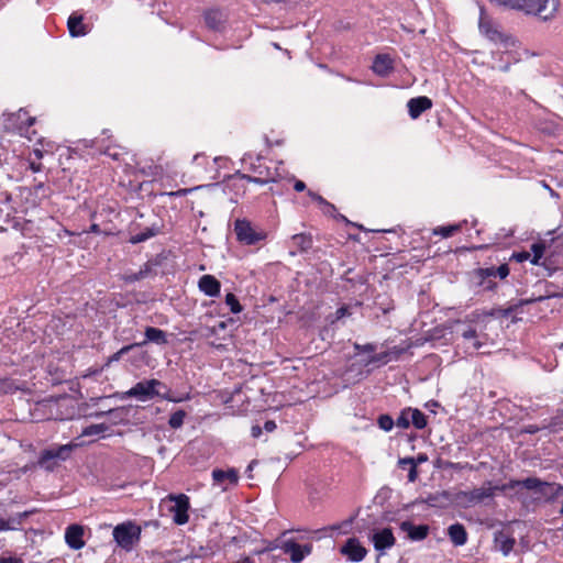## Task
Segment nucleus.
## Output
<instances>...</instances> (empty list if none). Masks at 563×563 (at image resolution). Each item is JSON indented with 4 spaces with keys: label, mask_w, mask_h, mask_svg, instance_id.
I'll return each mask as SVG.
<instances>
[{
    "label": "nucleus",
    "mask_w": 563,
    "mask_h": 563,
    "mask_svg": "<svg viewBox=\"0 0 563 563\" xmlns=\"http://www.w3.org/2000/svg\"><path fill=\"white\" fill-rule=\"evenodd\" d=\"M199 282H218V280L211 275H203L200 277Z\"/></svg>",
    "instance_id": "13d9d810"
},
{
    "label": "nucleus",
    "mask_w": 563,
    "mask_h": 563,
    "mask_svg": "<svg viewBox=\"0 0 563 563\" xmlns=\"http://www.w3.org/2000/svg\"><path fill=\"white\" fill-rule=\"evenodd\" d=\"M261 433H262V429H261V427H258V426H254V427H252V435H253L254 438L260 437V435H261Z\"/></svg>",
    "instance_id": "4d7b16f0"
},
{
    "label": "nucleus",
    "mask_w": 563,
    "mask_h": 563,
    "mask_svg": "<svg viewBox=\"0 0 563 563\" xmlns=\"http://www.w3.org/2000/svg\"><path fill=\"white\" fill-rule=\"evenodd\" d=\"M161 388H165L164 384L155 378L136 383L132 388L123 393L122 398H135L140 401H147L155 396H159L165 400L180 402L189 399V396L174 398L168 391L162 394Z\"/></svg>",
    "instance_id": "f03ea898"
},
{
    "label": "nucleus",
    "mask_w": 563,
    "mask_h": 563,
    "mask_svg": "<svg viewBox=\"0 0 563 563\" xmlns=\"http://www.w3.org/2000/svg\"><path fill=\"white\" fill-rule=\"evenodd\" d=\"M185 417L186 412L184 410H177L170 416L168 424L173 429H178L183 426Z\"/></svg>",
    "instance_id": "72a5a7b5"
},
{
    "label": "nucleus",
    "mask_w": 563,
    "mask_h": 563,
    "mask_svg": "<svg viewBox=\"0 0 563 563\" xmlns=\"http://www.w3.org/2000/svg\"><path fill=\"white\" fill-rule=\"evenodd\" d=\"M478 29L482 35L494 43H501L505 41V35L500 31L499 24L486 13L484 8H481Z\"/></svg>",
    "instance_id": "1a4fd4ad"
},
{
    "label": "nucleus",
    "mask_w": 563,
    "mask_h": 563,
    "mask_svg": "<svg viewBox=\"0 0 563 563\" xmlns=\"http://www.w3.org/2000/svg\"><path fill=\"white\" fill-rule=\"evenodd\" d=\"M416 461L413 457H404V459H400L398 464L401 468H406L407 466H411L412 464H415Z\"/></svg>",
    "instance_id": "49530a36"
},
{
    "label": "nucleus",
    "mask_w": 563,
    "mask_h": 563,
    "mask_svg": "<svg viewBox=\"0 0 563 563\" xmlns=\"http://www.w3.org/2000/svg\"><path fill=\"white\" fill-rule=\"evenodd\" d=\"M264 429L267 431V432H273L275 429H276V423L275 421H272V420H268L265 422L264 424Z\"/></svg>",
    "instance_id": "603ef678"
},
{
    "label": "nucleus",
    "mask_w": 563,
    "mask_h": 563,
    "mask_svg": "<svg viewBox=\"0 0 563 563\" xmlns=\"http://www.w3.org/2000/svg\"><path fill=\"white\" fill-rule=\"evenodd\" d=\"M145 340L142 343H137L139 346L145 345L146 343H155L157 345L167 344V333L158 328L146 327L144 331Z\"/></svg>",
    "instance_id": "b1692460"
},
{
    "label": "nucleus",
    "mask_w": 563,
    "mask_h": 563,
    "mask_svg": "<svg viewBox=\"0 0 563 563\" xmlns=\"http://www.w3.org/2000/svg\"><path fill=\"white\" fill-rule=\"evenodd\" d=\"M368 539L375 551L378 552V556L385 555L396 543V538L390 528H374Z\"/></svg>",
    "instance_id": "0eeeda50"
},
{
    "label": "nucleus",
    "mask_w": 563,
    "mask_h": 563,
    "mask_svg": "<svg viewBox=\"0 0 563 563\" xmlns=\"http://www.w3.org/2000/svg\"><path fill=\"white\" fill-rule=\"evenodd\" d=\"M400 529L407 533L411 541H421L429 534V527L427 525L415 526L410 521H402Z\"/></svg>",
    "instance_id": "4be33fe9"
},
{
    "label": "nucleus",
    "mask_w": 563,
    "mask_h": 563,
    "mask_svg": "<svg viewBox=\"0 0 563 563\" xmlns=\"http://www.w3.org/2000/svg\"><path fill=\"white\" fill-rule=\"evenodd\" d=\"M309 197H311L312 200L318 202L320 206L325 201L323 197H321L319 194L313 192L311 190L308 191Z\"/></svg>",
    "instance_id": "09e8293b"
},
{
    "label": "nucleus",
    "mask_w": 563,
    "mask_h": 563,
    "mask_svg": "<svg viewBox=\"0 0 563 563\" xmlns=\"http://www.w3.org/2000/svg\"><path fill=\"white\" fill-rule=\"evenodd\" d=\"M545 245L541 242L533 243L531 245V252L521 251L512 253L510 260L516 261L517 263H522L526 261H530L531 264L536 265L537 275L538 276H551L552 269L545 264V262L541 263L543 258Z\"/></svg>",
    "instance_id": "7ed1b4c3"
},
{
    "label": "nucleus",
    "mask_w": 563,
    "mask_h": 563,
    "mask_svg": "<svg viewBox=\"0 0 563 563\" xmlns=\"http://www.w3.org/2000/svg\"><path fill=\"white\" fill-rule=\"evenodd\" d=\"M278 548L289 555L292 563H301L312 551L311 544H299L295 540H285Z\"/></svg>",
    "instance_id": "9b49d317"
},
{
    "label": "nucleus",
    "mask_w": 563,
    "mask_h": 563,
    "mask_svg": "<svg viewBox=\"0 0 563 563\" xmlns=\"http://www.w3.org/2000/svg\"><path fill=\"white\" fill-rule=\"evenodd\" d=\"M164 271L162 268V262L158 258L151 260L144 264L143 268L140 269L136 279H145V278H163Z\"/></svg>",
    "instance_id": "6ab92c4d"
},
{
    "label": "nucleus",
    "mask_w": 563,
    "mask_h": 563,
    "mask_svg": "<svg viewBox=\"0 0 563 563\" xmlns=\"http://www.w3.org/2000/svg\"><path fill=\"white\" fill-rule=\"evenodd\" d=\"M549 493L555 498L563 497V486L562 485H548ZM560 514L563 515V503L560 509Z\"/></svg>",
    "instance_id": "a19ab883"
},
{
    "label": "nucleus",
    "mask_w": 563,
    "mask_h": 563,
    "mask_svg": "<svg viewBox=\"0 0 563 563\" xmlns=\"http://www.w3.org/2000/svg\"><path fill=\"white\" fill-rule=\"evenodd\" d=\"M47 146H48V148H46V150H44V148H34L33 150V155L36 157V159H42L45 153L53 152V146L51 145V143H47Z\"/></svg>",
    "instance_id": "c03bdc74"
},
{
    "label": "nucleus",
    "mask_w": 563,
    "mask_h": 563,
    "mask_svg": "<svg viewBox=\"0 0 563 563\" xmlns=\"http://www.w3.org/2000/svg\"><path fill=\"white\" fill-rule=\"evenodd\" d=\"M490 2L522 12L526 15H533L543 21L552 20L559 10V0H489Z\"/></svg>",
    "instance_id": "f257e3e1"
},
{
    "label": "nucleus",
    "mask_w": 563,
    "mask_h": 563,
    "mask_svg": "<svg viewBox=\"0 0 563 563\" xmlns=\"http://www.w3.org/2000/svg\"><path fill=\"white\" fill-rule=\"evenodd\" d=\"M141 532L140 526L132 521H126L114 527L112 534L120 548L125 551H131L140 541Z\"/></svg>",
    "instance_id": "39448f33"
},
{
    "label": "nucleus",
    "mask_w": 563,
    "mask_h": 563,
    "mask_svg": "<svg viewBox=\"0 0 563 563\" xmlns=\"http://www.w3.org/2000/svg\"><path fill=\"white\" fill-rule=\"evenodd\" d=\"M354 349L358 353H373L376 350V346L374 344H372V343H367V344H357V343H355L354 344Z\"/></svg>",
    "instance_id": "37998d69"
},
{
    "label": "nucleus",
    "mask_w": 563,
    "mask_h": 563,
    "mask_svg": "<svg viewBox=\"0 0 563 563\" xmlns=\"http://www.w3.org/2000/svg\"><path fill=\"white\" fill-rule=\"evenodd\" d=\"M323 213L332 216L335 211V207L327 200L321 205Z\"/></svg>",
    "instance_id": "a18cd8bd"
},
{
    "label": "nucleus",
    "mask_w": 563,
    "mask_h": 563,
    "mask_svg": "<svg viewBox=\"0 0 563 563\" xmlns=\"http://www.w3.org/2000/svg\"><path fill=\"white\" fill-rule=\"evenodd\" d=\"M258 174L263 175L264 173L262 170H260ZM241 178L245 179L247 181H251V183L260 184V185H264V184H267L269 181H275V178L271 176V173L268 170H267L265 177H262V176L253 177V176L244 175L243 174V175H241Z\"/></svg>",
    "instance_id": "473e14b6"
},
{
    "label": "nucleus",
    "mask_w": 563,
    "mask_h": 563,
    "mask_svg": "<svg viewBox=\"0 0 563 563\" xmlns=\"http://www.w3.org/2000/svg\"><path fill=\"white\" fill-rule=\"evenodd\" d=\"M98 230H99V228L97 224L91 225V231L97 232Z\"/></svg>",
    "instance_id": "0e129e2a"
},
{
    "label": "nucleus",
    "mask_w": 563,
    "mask_h": 563,
    "mask_svg": "<svg viewBox=\"0 0 563 563\" xmlns=\"http://www.w3.org/2000/svg\"><path fill=\"white\" fill-rule=\"evenodd\" d=\"M225 302L230 307L231 312L239 313L242 311V306L233 294H227Z\"/></svg>",
    "instance_id": "c9c22d12"
},
{
    "label": "nucleus",
    "mask_w": 563,
    "mask_h": 563,
    "mask_svg": "<svg viewBox=\"0 0 563 563\" xmlns=\"http://www.w3.org/2000/svg\"><path fill=\"white\" fill-rule=\"evenodd\" d=\"M224 21L225 16L220 10L210 9L205 12V22L210 30L220 31Z\"/></svg>",
    "instance_id": "a878e982"
},
{
    "label": "nucleus",
    "mask_w": 563,
    "mask_h": 563,
    "mask_svg": "<svg viewBox=\"0 0 563 563\" xmlns=\"http://www.w3.org/2000/svg\"><path fill=\"white\" fill-rule=\"evenodd\" d=\"M378 426L384 431H390L394 427V420L387 415H383L378 418Z\"/></svg>",
    "instance_id": "58836bf2"
},
{
    "label": "nucleus",
    "mask_w": 563,
    "mask_h": 563,
    "mask_svg": "<svg viewBox=\"0 0 563 563\" xmlns=\"http://www.w3.org/2000/svg\"><path fill=\"white\" fill-rule=\"evenodd\" d=\"M84 529L79 525H71L67 527L65 531V541L67 545L73 550H80L85 547V541L82 540Z\"/></svg>",
    "instance_id": "dca6fc26"
},
{
    "label": "nucleus",
    "mask_w": 563,
    "mask_h": 563,
    "mask_svg": "<svg viewBox=\"0 0 563 563\" xmlns=\"http://www.w3.org/2000/svg\"><path fill=\"white\" fill-rule=\"evenodd\" d=\"M67 27L71 37H78L86 35L89 30L82 22V15L73 13L67 21Z\"/></svg>",
    "instance_id": "393cba45"
},
{
    "label": "nucleus",
    "mask_w": 563,
    "mask_h": 563,
    "mask_svg": "<svg viewBox=\"0 0 563 563\" xmlns=\"http://www.w3.org/2000/svg\"><path fill=\"white\" fill-rule=\"evenodd\" d=\"M75 446L76 444H64L44 450L38 459L40 466L52 471L56 465V460L65 461Z\"/></svg>",
    "instance_id": "6e6552de"
},
{
    "label": "nucleus",
    "mask_w": 563,
    "mask_h": 563,
    "mask_svg": "<svg viewBox=\"0 0 563 563\" xmlns=\"http://www.w3.org/2000/svg\"><path fill=\"white\" fill-rule=\"evenodd\" d=\"M404 352H405L404 347L393 346L391 349H389L383 353L373 354L367 360L366 363L367 364H387L389 362L397 361Z\"/></svg>",
    "instance_id": "412c9836"
},
{
    "label": "nucleus",
    "mask_w": 563,
    "mask_h": 563,
    "mask_svg": "<svg viewBox=\"0 0 563 563\" xmlns=\"http://www.w3.org/2000/svg\"><path fill=\"white\" fill-rule=\"evenodd\" d=\"M461 229V224H451L438 227L433 230V234L441 235L442 238H450Z\"/></svg>",
    "instance_id": "2f4dec72"
},
{
    "label": "nucleus",
    "mask_w": 563,
    "mask_h": 563,
    "mask_svg": "<svg viewBox=\"0 0 563 563\" xmlns=\"http://www.w3.org/2000/svg\"><path fill=\"white\" fill-rule=\"evenodd\" d=\"M27 512H21L16 516L5 520L3 518H0V531H8V530H18L21 526L23 519L27 517Z\"/></svg>",
    "instance_id": "c85d7f7f"
},
{
    "label": "nucleus",
    "mask_w": 563,
    "mask_h": 563,
    "mask_svg": "<svg viewBox=\"0 0 563 563\" xmlns=\"http://www.w3.org/2000/svg\"><path fill=\"white\" fill-rule=\"evenodd\" d=\"M42 164L41 163H36L34 161H31L30 162V169L34 173H38L42 170Z\"/></svg>",
    "instance_id": "3c124183"
},
{
    "label": "nucleus",
    "mask_w": 563,
    "mask_h": 563,
    "mask_svg": "<svg viewBox=\"0 0 563 563\" xmlns=\"http://www.w3.org/2000/svg\"><path fill=\"white\" fill-rule=\"evenodd\" d=\"M312 246V236L306 233L294 234L290 239L289 254L296 256L298 253L307 252Z\"/></svg>",
    "instance_id": "2eb2a0df"
},
{
    "label": "nucleus",
    "mask_w": 563,
    "mask_h": 563,
    "mask_svg": "<svg viewBox=\"0 0 563 563\" xmlns=\"http://www.w3.org/2000/svg\"><path fill=\"white\" fill-rule=\"evenodd\" d=\"M19 131H20L21 134H23V126L22 125L19 126Z\"/></svg>",
    "instance_id": "774afa93"
},
{
    "label": "nucleus",
    "mask_w": 563,
    "mask_h": 563,
    "mask_svg": "<svg viewBox=\"0 0 563 563\" xmlns=\"http://www.w3.org/2000/svg\"><path fill=\"white\" fill-rule=\"evenodd\" d=\"M509 67H510V66H509V64H506V65L501 66V67H500V69H501L503 71H508V70H509Z\"/></svg>",
    "instance_id": "e2e57ef3"
},
{
    "label": "nucleus",
    "mask_w": 563,
    "mask_h": 563,
    "mask_svg": "<svg viewBox=\"0 0 563 563\" xmlns=\"http://www.w3.org/2000/svg\"><path fill=\"white\" fill-rule=\"evenodd\" d=\"M296 191H303L306 189V184L301 180H297L294 185Z\"/></svg>",
    "instance_id": "864d4df0"
},
{
    "label": "nucleus",
    "mask_w": 563,
    "mask_h": 563,
    "mask_svg": "<svg viewBox=\"0 0 563 563\" xmlns=\"http://www.w3.org/2000/svg\"><path fill=\"white\" fill-rule=\"evenodd\" d=\"M396 424L399 428H408L411 424L410 415H407V409L398 417Z\"/></svg>",
    "instance_id": "79ce46f5"
},
{
    "label": "nucleus",
    "mask_w": 563,
    "mask_h": 563,
    "mask_svg": "<svg viewBox=\"0 0 563 563\" xmlns=\"http://www.w3.org/2000/svg\"><path fill=\"white\" fill-rule=\"evenodd\" d=\"M186 191H187V190L183 189V190H178V191H176V192H170L169 195H170V196H181V195H184Z\"/></svg>",
    "instance_id": "bf43d9fd"
},
{
    "label": "nucleus",
    "mask_w": 563,
    "mask_h": 563,
    "mask_svg": "<svg viewBox=\"0 0 563 563\" xmlns=\"http://www.w3.org/2000/svg\"><path fill=\"white\" fill-rule=\"evenodd\" d=\"M213 485L219 486L222 492L229 489L230 486L236 485L239 481V473L234 468L229 470H213L212 471Z\"/></svg>",
    "instance_id": "4468645a"
},
{
    "label": "nucleus",
    "mask_w": 563,
    "mask_h": 563,
    "mask_svg": "<svg viewBox=\"0 0 563 563\" xmlns=\"http://www.w3.org/2000/svg\"><path fill=\"white\" fill-rule=\"evenodd\" d=\"M347 314H350L349 313V308L347 307H341V308H339L336 310L335 318H336V320H340V319H342L343 317H345Z\"/></svg>",
    "instance_id": "8fccbe9b"
},
{
    "label": "nucleus",
    "mask_w": 563,
    "mask_h": 563,
    "mask_svg": "<svg viewBox=\"0 0 563 563\" xmlns=\"http://www.w3.org/2000/svg\"><path fill=\"white\" fill-rule=\"evenodd\" d=\"M217 328H219V329H221V330L225 329V322H224V321H220V322L218 323Z\"/></svg>",
    "instance_id": "680f3d73"
},
{
    "label": "nucleus",
    "mask_w": 563,
    "mask_h": 563,
    "mask_svg": "<svg viewBox=\"0 0 563 563\" xmlns=\"http://www.w3.org/2000/svg\"><path fill=\"white\" fill-rule=\"evenodd\" d=\"M408 112L411 119H418L422 112L432 108V101L426 96L411 98L408 103Z\"/></svg>",
    "instance_id": "a211bd4d"
},
{
    "label": "nucleus",
    "mask_w": 563,
    "mask_h": 563,
    "mask_svg": "<svg viewBox=\"0 0 563 563\" xmlns=\"http://www.w3.org/2000/svg\"><path fill=\"white\" fill-rule=\"evenodd\" d=\"M169 501H173L174 505L170 507V512H173V520L175 523L181 526L188 522L189 516V498L185 494L179 495H168L166 497Z\"/></svg>",
    "instance_id": "9d476101"
},
{
    "label": "nucleus",
    "mask_w": 563,
    "mask_h": 563,
    "mask_svg": "<svg viewBox=\"0 0 563 563\" xmlns=\"http://www.w3.org/2000/svg\"><path fill=\"white\" fill-rule=\"evenodd\" d=\"M415 461H416V466H417L418 464H421V463L427 462V461H428V457H427V455H426V454H419V455L415 459Z\"/></svg>",
    "instance_id": "5fc2aeb1"
},
{
    "label": "nucleus",
    "mask_w": 563,
    "mask_h": 563,
    "mask_svg": "<svg viewBox=\"0 0 563 563\" xmlns=\"http://www.w3.org/2000/svg\"><path fill=\"white\" fill-rule=\"evenodd\" d=\"M135 346H139V344H134L133 343V344L123 346L122 349H120L118 352H115L113 355H111L109 357L108 364L120 361L122 355L126 354L128 352H130Z\"/></svg>",
    "instance_id": "e433bc0d"
},
{
    "label": "nucleus",
    "mask_w": 563,
    "mask_h": 563,
    "mask_svg": "<svg viewBox=\"0 0 563 563\" xmlns=\"http://www.w3.org/2000/svg\"><path fill=\"white\" fill-rule=\"evenodd\" d=\"M490 316H493V312H473L470 317L472 325L463 329L461 332L463 339L470 341L471 347L474 350H478L483 345L477 332L482 333L486 329V320Z\"/></svg>",
    "instance_id": "423d86ee"
},
{
    "label": "nucleus",
    "mask_w": 563,
    "mask_h": 563,
    "mask_svg": "<svg viewBox=\"0 0 563 563\" xmlns=\"http://www.w3.org/2000/svg\"><path fill=\"white\" fill-rule=\"evenodd\" d=\"M477 277L481 279L487 278H496L505 279L509 274V268L507 264H501L498 267L489 266V267H481L476 271Z\"/></svg>",
    "instance_id": "5701e85b"
},
{
    "label": "nucleus",
    "mask_w": 563,
    "mask_h": 563,
    "mask_svg": "<svg viewBox=\"0 0 563 563\" xmlns=\"http://www.w3.org/2000/svg\"><path fill=\"white\" fill-rule=\"evenodd\" d=\"M108 429H109L108 426L104 423L90 424L82 429L81 435L82 437L99 435V434L108 431Z\"/></svg>",
    "instance_id": "7c9ffc66"
},
{
    "label": "nucleus",
    "mask_w": 563,
    "mask_h": 563,
    "mask_svg": "<svg viewBox=\"0 0 563 563\" xmlns=\"http://www.w3.org/2000/svg\"><path fill=\"white\" fill-rule=\"evenodd\" d=\"M543 297L542 296H539V298H537L536 300H541ZM534 299H531V301H533ZM527 302H530V300H527Z\"/></svg>",
    "instance_id": "338daca9"
},
{
    "label": "nucleus",
    "mask_w": 563,
    "mask_h": 563,
    "mask_svg": "<svg viewBox=\"0 0 563 563\" xmlns=\"http://www.w3.org/2000/svg\"><path fill=\"white\" fill-rule=\"evenodd\" d=\"M200 158V155H195L194 161L197 162Z\"/></svg>",
    "instance_id": "69168bd1"
},
{
    "label": "nucleus",
    "mask_w": 563,
    "mask_h": 563,
    "mask_svg": "<svg viewBox=\"0 0 563 563\" xmlns=\"http://www.w3.org/2000/svg\"><path fill=\"white\" fill-rule=\"evenodd\" d=\"M340 553L352 562H361L367 555V550L356 538H350L341 547Z\"/></svg>",
    "instance_id": "ddd939ff"
},
{
    "label": "nucleus",
    "mask_w": 563,
    "mask_h": 563,
    "mask_svg": "<svg viewBox=\"0 0 563 563\" xmlns=\"http://www.w3.org/2000/svg\"><path fill=\"white\" fill-rule=\"evenodd\" d=\"M515 539L504 533H498L495 537V548L507 556L514 549Z\"/></svg>",
    "instance_id": "cd10ccee"
},
{
    "label": "nucleus",
    "mask_w": 563,
    "mask_h": 563,
    "mask_svg": "<svg viewBox=\"0 0 563 563\" xmlns=\"http://www.w3.org/2000/svg\"><path fill=\"white\" fill-rule=\"evenodd\" d=\"M234 233L236 240L244 245H255L267 238L265 230L253 225L246 219H236L234 221Z\"/></svg>",
    "instance_id": "20e7f679"
},
{
    "label": "nucleus",
    "mask_w": 563,
    "mask_h": 563,
    "mask_svg": "<svg viewBox=\"0 0 563 563\" xmlns=\"http://www.w3.org/2000/svg\"><path fill=\"white\" fill-rule=\"evenodd\" d=\"M201 291L208 296H218L220 292L221 284H198Z\"/></svg>",
    "instance_id": "f704fd0d"
},
{
    "label": "nucleus",
    "mask_w": 563,
    "mask_h": 563,
    "mask_svg": "<svg viewBox=\"0 0 563 563\" xmlns=\"http://www.w3.org/2000/svg\"><path fill=\"white\" fill-rule=\"evenodd\" d=\"M163 230V224L161 221H155L151 223L150 225L145 227L143 230H141L137 233H131L129 238V242L132 244L142 243L144 241H147L148 239L159 234Z\"/></svg>",
    "instance_id": "f3484780"
},
{
    "label": "nucleus",
    "mask_w": 563,
    "mask_h": 563,
    "mask_svg": "<svg viewBox=\"0 0 563 563\" xmlns=\"http://www.w3.org/2000/svg\"><path fill=\"white\" fill-rule=\"evenodd\" d=\"M0 563H21V561L14 558H1Z\"/></svg>",
    "instance_id": "6e6d98bb"
},
{
    "label": "nucleus",
    "mask_w": 563,
    "mask_h": 563,
    "mask_svg": "<svg viewBox=\"0 0 563 563\" xmlns=\"http://www.w3.org/2000/svg\"><path fill=\"white\" fill-rule=\"evenodd\" d=\"M448 534L452 543L456 547H462L467 541V532L461 523L451 525L448 529Z\"/></svg>",
    "instance_id": "bb28decb"
},
{
    "label": "nucleus",
    "mask_w": 563,
    "mask_h": 563,
    "mask_svg": "<svg viewBox=\"0 0 563 563\" xmlns=\"http://www.w3.org/2000/svg\"><path fill=\"white\" fill-rule=\"evenodd\" d=\"M407 415H410L411 424L417 429H423L427 426L426 415L419 409H407Z\"/></svg>",
    "instance_id": "c756f323"
},
{
    "label": "nucleus",
    "mask_w": 563,
    "mask_h": 563,
    "mask_svg": "<svg viewBox=\"0 0 563 563\" xmlns=\"http://www.w3.org/2000/svg\"><path fill=\"white\" fill-rule=\"evenodd\" d=\"M497 489H499L498 486H493L490 482H487L478 488L461 493L460 496L461 499L465 503L475 505L483 501L484 499L493 497Z\"/></svg>",
    "instance_id": "f8f14e48"
},
{
    "label": "nucleus",
    "mask_w": 563,
    "mask_h": 563,
    "mask_svg": "<svg viewBox=\"0 0 563 563\" xmlns=\"http://www.w3.org/2000/svg\"><path fill=\"white\" fill-rule=\"evenodd\" d=\"M12 117H16V119L20 120L22 123L25 121L26 129H29L35 121L34 118L29 117L27 112L22 109L19 110V112L16 114H13Z\"/></svg>",
    "instance_id": "ea45409f"
},
{
    "label": "nucleus",
    "mask_w": 563,
    "mask_h": 563,
    "mask_svg": "<svg viewBox=\"0 0 563 563\" xmlns=\"http://www.w3.org/2000/svg\"><path fill=\"white\" fill-rule=\"evenodd\" d=\"M417 476H418V472H417V466L415 463L409 467V474H408L409 482H411V483L415 482L417 479Z\"/></svg>",
    "instance_id": "de8ad7c7"
},
{
    "label": "nucleus",
    "mask_w": 563,
    "mask_h": 563,
    "mask_svg": "<svg viewBox=\"0 0 563 563\" xmlns=\"http://www.w3.org/2000/svg\"><path fill=\"white\" fill-rule=\"evenodd\" d=\"M543 187L547 188L550 191L552 197L556 196V194L545 183H543Z\"/></svg>",
    "instance_id": "052dcab7"
},
{
    "label": "nucleus",
    "mask_w": 563,
    "mask_h": 563,
    "mask_svg": "<svg viewBox=\"0 0 563 563\" xmlns=\"http://www.w3.org/2000/svg\"><path fill=\"white\" fill-rule=\"evenodd\" d=\"M372 69L376 75L385 77L394 70V60L388 54H378L374 58Z\"/></svg>",
    "instance_id": "aec40b11"
},
{
    "label": "nucleus",
    "mask_w": 563,
    "mask_h": 563,
    "mask_svg": "<svg viewBox=\"0 0 563 563\" xmlns=\"http://www.w3.org/2000/svg\"><path fill=\"white\" fill-rule=\"evenodd\" d=\"M521 485L527 488V489H537L539 488L541 485H545L548 487L549 484H543L541 483L540 479L536 478V477H529V478H526L521 482Z\"/></svg>",
    "instance_id": "4c0bfd02"
}]
</instances>
